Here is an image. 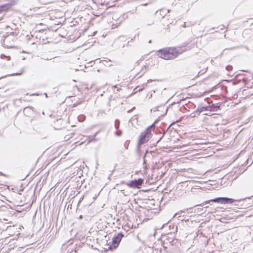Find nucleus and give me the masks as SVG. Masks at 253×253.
Listing matches in <instances>:
<instances>
[{
	"mask_svg": "<svg viewBox=\"0 0 253 253\" xmlns=\"http://www.w3.org/2000/svg\"><path fill=\"white\" fill-rule=\"evenodd\" d=\"M184 51L176 47H167L157 51L158 56L165 60H172L177 57Z\"/></svg>",
	"mask_w": 253,
	"mask_h": 253,
	"instance_id": "nucleus-1",
	"label": "nucleus"
},
{
	"mask_svg": "<svg viewBox=\"0 0 253 253\" xmlns=\"http://www.w3.org/2000/svg\"><path fill=\"white\" fill-rule=\"evenodd\" d=\"M3 37L1 40L2 44L4 47L9 48H13L14 46L15 41L17 40V34L16 32H12Z\"/></svg>",
	"mask_w": 253,
	"mask_h": 253,
	"instance_id": "nucleus-2",
	"label": "nucleus"
},
{
	"mask_svg": "<svg viewBox=\"0 0 253 253\" xmlns=\"http://www.w3.org/2000/svg\"><path fill=\"white\" fill-rule=\"evenodd\" d=\"M155 126L152 125L148 127L139 136L138 144L141 145L147 142L152 135V129H154Z\"/></svg>",
	"mask_w": 253,
	"mask_h": 253,
	"instance_id": "nucleus-3",
	"label": "nucleus"
},
{
	"mask_svg": "<svg viewBox=\"0 0 253 253\" xmlns=\"http://www.w3.org/2000/svg\"><path fill=\"white\" fill-rule=\"evenodd\" d=\"M144 180L142 178H139L137 180H133L127 183L126 185L131 188H140L143 183Z\"/></svg>",
	"mask_w": 253,
	"mask_h": 253,
	"instance_id": "nucleus-4",
	"label": "nucleus"
},
{
	"mask_svg": "<svg viewBox=\"0 0 253 253\" xmlns=\"http://www.w3.org/2000/svg\"><path fill=\"white\" fill-rule=\"evenodd\" d=\"M122 237L123 235L122 234H118L116 236L113 238L112 243L115 248H116L118 246Z\"/></svg>",
	"mask_w": 253,
	"mask_h": 253,
	"instance_id": "nucleus-5",
	"label": "nucleus"
},
{
	"mask_svg": "<svg viewBox=\"0 0 253 253\" xmlns=\"http://www.w3.org/2000/svg\"><path fill=\"white\" fill-rule=\"evenodd\" d=\"M235 200L232 198H228L226 197H220L219 202L221 204H232L234 203Z\"/></svg>",
	"mask_w": 253,
	"mask_h": 253,
	"instance_id": "nucleus-6",
	"label": "nucleus"
},
{
	"mask_svg": "<svg viewBox=\"0 0 253 253\" xmlns=\"http://www.w3.org/2000/svg\"><path fill=\"white\" fill-rule=\"evenodd\" d=\"M24 115L27 117H31L32 115V108L31 107H26L23 110Z\"/></svg>",
	"mask_w": 253,
	"mask_h": 253,
	"instance_id": "nucleus-7",
	"label": "nucleus"
},
{
	"mask_svg": "<svg viewBox=\"0 0 253 253\" xmlns=\"http://www.w3.org/2000/svg\"><path fill=\"white\" fill-rule=\"evenodd\" d=\"M219 201H220V197L209 200L208 201L205 202V203L206 204H208V203H209L210 202H219Z\"/></svg>",
	"mask_w": 253,
	"mask_h": 253,
	"instance_id": "nucleus-8",
	"label": "nucleus"
},
{
	"mask_svg": "<svg viewBox=\"0 0 253 253\" xmlns=\"http://www.w3.org/2000/svg\"><path fill=\"white\" fill-rule=\"evenodd\" d=\"M226 69L228 71H231L233 69V67L231 65H228L226 66Z\"/></svg>",
	"mask_w": 253,
	"mask_h": 253,
	"instance_id": "nucleus-9",
	"label": "nucleus"
},
{
	"mask_svg": "<svg viewBox=\"0 0 253 253\" xmlns=\"http://www.w3.org/2000/svg\"><path fill=\"white\" fill-rule=\"evenodd\" d=\"M22 53H26L27 54H28V56H30V55L31 54V52H28V51H26L24 50H23L22 51H21Z\"/></svg>",
	"mask_w": 253,
	"mask_h": 253,
	"instance_id": "nucleus-10",
	"label": "nucleus"
},
{
	"mask_svg": "<svg viewBox=\"0 0 253 253\" xmlns=\"http://www.w3.org/2000/svg\"><path fill=\"white\" fill-rule=\"evenodd\" d=\"M219 109V106H216V107H214L213 110L216 111L217 110H218Z\"/></svg>",
	"mask_w": 253,
	"mask_h": 253,
	"instance_id": "nucleus-11",
	"label": "nucleus"
},
{
	"mask_svg": "<svg viewBox=\"0 0 253 253\" xmlns=\"http://www.w3.org/2000/svg\"><path fill=\"white\" fill-rule=\"evenodd\" d=\"M27 58H28V57L27 56H26V57L25 56H23V57H22V59L23 60H25V59H26Z\"/></svg>",
	"mask_w": 253,
	"mask_h": 253,
	"instance_id": "nucleus-12",
	"label": "nucleus"
},
{
	"mask_svg": "<svg viewBox=\"0 0 253 253\" xmlns=\"http://www.w3.org/2000/svg\"><path fill=\"white\" fill-rule=\"evenodd\" d=\"M0 175H4V174L2 172H0Z\"/></svg>",
	"mask_w": 253,
	"mask_h": 253,
	"instance_id": "nucleus-13",
	"label": "nucleus"
},
{
	"mask_svg": "<svg viewBox=\"0 0 253 253\" xmlns=\"http://www.w3.org/2000/svg\"><path fill=\"white\" fill-rule=\"evenodd\" d=\"M202 110H207V109H206V108H203L202 111Z\"/></svg>",
	"mask_w": 253,
	"mask_h": 253,
	"instance_id": "nucleus-14",
	"label": "nucleus"
},
{
	"mask_svg": "<svg viewBox=\"0 0 253 253\" xmlns=\"http://www.w3.org/2000/svg\"><path fill=\"white\" fill-rule=\"evenodd\" d=\"M20 74H18V73H16V74H13V75H19Z\"/></svg>",
	"mask_w": 253,
	"mask_h": 253,
	"instance_id": "nucleus-15",
	"label": "nucleus"
},
{
	"mask_svg": "<svg viewBox=\"0 0 253 253\" xmlns=\"http://www.w3.org/2000/svg\"><path fill=\"white\" fill-rule=\"evenodd\" d=\"M187 145H183L181 146H180V148H182V147H183V146H187Z\"/></svg>",
	"mask_w": 253,
	"mask_h": 253,
	"instance_id": "nucleus-16",
	"label": "nucleus"
},
{
	"mask_svg": "<svg viewBox=\"0 0 253 253\" xmlns=\"http://www.w3.org/2000/svg\"><path fill=\"white\" fill-rule=\"evenodd\" d=\"M80 218H82V215H81V216H80Z\"/></svg>",
	"mask_w": 253,
	"mask_h": 253,
	"instance_id": "nucleus-17",
	"label": "nucleus"
}]
</instances>
